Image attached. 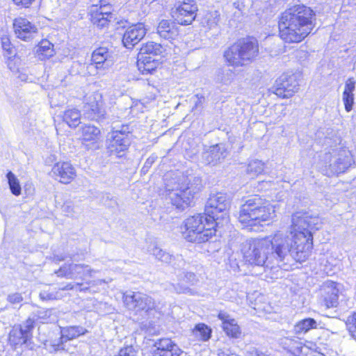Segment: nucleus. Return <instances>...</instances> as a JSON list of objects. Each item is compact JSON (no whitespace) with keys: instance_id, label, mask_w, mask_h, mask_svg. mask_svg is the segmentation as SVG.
Wrapping results in <instances>:
<instances>
[{"instance_id":"obj_1","label":"nucleus","mask_w":356,"mask_h":356,"mask_svg":"<svg viewBox=\"0 0 356 356\" xmlns=\"http://www.w3.org/2000/svg\"><path fill=\"white\" fill-rule=\"evenodd\" d=\"M315 13L303 4H296L288 8L279 20L280 38L286 42H300L314 28Z\"/></svg>"},{"instance_id":"obj_2","label":"nucleus","mask_w":356,"mask_h":356,"mask_svg":"<svg viewBox=\"0 0 356 356\" xmlns=\"http://www.w3.org/2000/svg\"><path fill=\"white\" fill-rule=\"evenodd\" d=\"M306 236L299 234L296 237L293 234L277 232L266 238L270 243L274 265L281 266L295 261H305L311 252V243Z\"/></svg>"},{"instance_id":"obj_3","label":"nucleus","mask_w":356,"mask_h":356,"mask_svg":"<svg viewBox=\"0 0 356 356\" xmlns=\"http://www.w3.org/2000/svg\"><path fill=\"white\" fill-rule=\"evenodd\" d=\"M199 177L186 176L177 172H169L165 176L166 200L177 209L184 210L188 207L196 193L202 188Z\"/></svg>"},{"instance_id":"obj_4","label":"nucleus","mask_w":356,"mask_h":356,"mask_svg":"<svg viewBox=\"0 0 356 356\" xmlns=\"http://www.w3.org/2000/svg\"><path fill=\"white\" fill-rule=\"evenodd\" d=\"M220 225V222H215L213 216L197 214L186 219L181 232L184 238L189 242L205 243L215 234V227Z\"/></svg>"},{"instance_id":"obj_5","label":"nucleus","mask_w":356,"mask_h":356,"mask_svg":"<svg viewBox=\"0 0 356 356\" xmlns=\"http://www.w3.org/2000/svg\"><path fill=\"white\" fill-rule=\"evenodd\" d=\"M275 216V208L270 204H262V199L254 195L242 205L239 222L245 226H253L273 219Z\"/></svg>"},{"instance_id":"obj_6","label":"nucleus","mask_w":356,"mask_h":356,"mask_svg":"<svg viewBox=\"0 0 356 356\" xmlns=\"http://www.w3.org/2000/svg\"><path fill=\"white\" fill-rule=\"evenodd\" d=\"M244 259L252 266L272 269L275 267L273 256L268 238H250L247 240L242 249Z\"/></svg>"},{"instance_id":"obj_7","label":"nucleus","mask_w":356,"mask_h":356,"mask_svg":"<svg viewBox=\"0 0 356 356\" xmlns=\"http://www.w3.org/2000/svg\"><path fill=\"white\" fill-rule=\"evenodd\" d=\"M259 45L256 40H243L229 47L224 56L229 65L245 66L252 63L258 56Z\"/></svg>"},{"instance_id":"obj_8","label":"nucleus","mask_w":356,"mask_h":356,"mask_svg":"<svg viewBox=\"0 0 356 356\" xmlns=\"http://www.w3.org/2000/svg\"><path fill=\"white\" fill-rule=\"evenodd\" d=\"M325 160H329V165L325 169V175L329 177L345 172L353 162L350 152L341 147L332 149V152L325 154Z\"/></svg>"},{"instance_id":"obj_9","label":"nucleus","mask_w":356,"mask_h":356,"mask_svg":"<svg viewBox=\"0 0 356 356\" xmlns=\"http://www.w3.org/2000/svg\"><path fill=\"white\" fill-rule=\"evenodd\" d=\"M229 205L230 197L227 194L223 193L211 194L206 204L205 215L209 217L213 216L215 222H220L222 226L224 222H228L226 211Z\"/></svg>"},{"instance_id":"obj_10","label":"nucleus","mask_w":356,"mask_h":356,"mask_svg":"<svg viewBox=\"0 0 356 356\" xmlns=\"http://www.w3.org/2000/svg\"><path fill=\"white\" fill-rule=\"evenodd\" d=\"M292 228L290 233L296 237L301 234L305 236L306 239L311 243V248L313 247V236L312 230L317 229L315 226L318 221V218L312 216L309 212L298 211L292 216Z\"/></svg>"},{"instance_id":"obj_11","label":"nucleus","mask_w":356,"mask_h":356,"mask_svg":"<svg viewBox=\"0 0 356 356\" xmlns=\"http://www.w3.org/2000/svg\"><path fill=\"white\" fill-rule=\"evenodd\" d=\"M128 125H122L120 128L113 127L111 136L107 139V149L111 155L122 157L130 145Z\"/></svg>"},{"instance_id":"obj_12","label":"nucleus","mask_w":356,"mask_h":356,"mask_svg":"<svg viewBox=\"0 0 356 356\" xmlns=\"http://www.w3.org/2000/svg\"><path fill=\"white\" fill-rule=\"evenodd\" d=\"M124 307L135 314H147L155 309L154 300L148 295L134 291H128L123 294Z\"/></svg>"},{"instance_id":"obj_13","label":"nucleus","mask_w":356,"mask_h":356,"mask_svg":"<svg viewBox=\"0 0 356 356\" xmlns=\"http://www.w3.org/2000/svg\"><path fill=\"white\" fill-rule=\"evenodd\" d=\"M112 51L107 47H100L92 54L91 63L87 66L88 72L92 76L104 75L111 65Z\"/></svg>"},{"instance_id":"obj_14","label":"nucleus","mask_w":356,"mask_h":356,"mask_svg":"<svg viewBox=\"0 0 356 356\" xmlns=\"http://www.w3.org/2000/svg\"><path fill=\"white\" fill-rule=\"evenodd\" d=\"M197 10L195 0L179 1L172 10V16L179 24L187 26L195 19Z\"/></svg>"},{"instance_id":"obj_15","label":"nucleus","mask_w":356,"mask_h":356,"mask_svg":"<svg viewBox=\"0 0 356 356\" xmlns=\"http://www.w3.org/2000/svg\"><path fill=\"white\" fill-rule=\"evenodd\" d=\"M35 321L29 318L19 325H15L9 333L8 341L15 350L26 345L32 338Z\"/></svg>"},{"instance_id":"obj_16","label":"nucleus","mask_w":356,"mask_h":356,"mask_svg":"<svg viewBox=\"0 0 356 356\" xmlns=\"http://www.w3.org/2000/svg\"><path fill=\"white\" fill-rule=\"evenodd\" d=\"M299 89L297 76L293 74L284 73L275 81L272 91L278 97L289 98Z\"/></svg>"},{"instance_id":"obj_17","label":"nucleus","mask_w":356,"mask_h":356,"mask_svg":"<svg viewBox=\"0 0 356 356\" xmlns=\"http://www.w3.org/2000/svg\"><path fill=\"white\" fill-rule=\"evenodd\" d=\"M341 284L327 280L324 282L322 288L321 307L327 310L336 308L339 305V296L341 291Z\"/></svg>"},{"instance_id":"obj_18","label":"nucleus","mask_w":356,"mask_h":356,"mask_svg":"<svg viewBox=\"0 0 356 356\" xmlns=\"http://www.w3.org/2000/svg\"><path fill=\"white\" fill-rule=\"evenodd\" d=\"M86 101L83 106V115L86 118L92 120H98L104 117L105 110L100 94H92L86 99Z\"/></svg>"},{"instance_id":"obj_19","label":"nucleus","mask_w":356,"mask_h":356,"mask_svg":"<svg viewBox=\"0 0 356 356\" xmlns=\"http://www.w3.org/2000/svg\"><path fill=\"white\" fill-rule=\"evenodd\" d=\"M92 272H95V270L88 265L70 264L63 265L55 273L58 277L84 280L86 276L91 277Z\"/></svg>"},{"instance_id":"obj_20","label":"nucleus","mask_w":356,"mask_h":356,"mask_svg":"<svg viewBox=\"0 0 356 356\" xmlns=\"http://www.w3.org/2000/svg\"><path fill=\"white\" fill-rule=\"evenodd\" d=\"M13 26L16 37L25 41L33 39L38 31L34 24L22 17L15 18Z\"/></svg>"},{"instance_id":"obj_21","label":"nucleus","mask_w":356,"mask_h":356,"mask_svg":"<svg viewBox=\"0 0 356 356\" xmlns=\"http://www.w3.org/2000/svg\"><path fill=\"white\" fill-rule=\"evenodd\" d=\"M82 144L88 150H96L100 147L101 131L91 124H85L81 127Z\"/></svg>"},{"instance_id":"obj_22","label":"nucleus","mask_w":356,"mask_h":356,"mask_svg":"<svg viewBox=\"0 0 356 356\" xmlns=\"http://www.w3.org/2000/svg\"><path fill=\"white\" fill-rule=\"evenodd\" d=\"M147 29L143 23H137L127 27L123 34L122 43L127 49H132L145 35Z\"/></svg>"},{"instance_id":"obj_23","label":"nucleus","mask_w":356,"mask_h":356,"mask_svg":"<svg viewBox=\"0 0 356 356\" xmlns=\"http://www.w3.org/2000/svg\"><path fill=\"white\" fill-rule=\"evenodd\" d=\"M228 155L224 144L220 143L209 147L202 153V159L207 164L216 165L221 163Z\"/></svg>"},{"instance_id":"obj_24","label":"nucleus","mask_w":356,"mask_h":356,"mask_svg":"<svg viewBox=\"0 0 356 356\" xmlns=\"http://www.w3.org/2000/svg\"><path fill=\"white\" fill-rule=\"evenodd\" d=\"M51 172L56 179L63 184L70 183L76 177V170L69 162L56 163L53 166Z\"/></svg>"},{"instance_id":"obj_25","label":"nucleus","mask_w":356,"mask_h":356,"mask_svg":"<svg viewBox=\"0 0 356 356\" xmlns=\"http://www.w3.org/2000/svg\"><path fill=\"white\" fill-rule=\"evenodd\" d=\"M280 343L284 349L295 356H308L309 353H312V350L304 345L298 337H286L281 339Z\"/></svg>"},{"instance_id":"obj_26","label":"nucleus","mask_w":356,"mask_h":356,"mask_svg":"<svg viewBox=\"0 0 356 356\" xmlns=\"http://www.w3.org/2000/svg\"><path fill=\"white\" fill-rule=\"evenodd\" d=\"M218 317L222 321V329L227 336L235 339L240 337L241 334V329L234 318H232L229 314L224 311H220Z\"/></svg>"},{"instance_id":"obj_27","label":"nucleus","mask_w":356,"mask_h":356,"mask_svg":"<svg viewBox=\"0 0 356 356\" xmlns=\"http://www.w3.org/2000/svg\"><path fill=\"white\" fill-rule=\"evenodd\" d=\"M157 33L165 40H174L179 35V28L175 22L163 19L157 26Z\"/></svg>"},{"instance_id":"obj_28","label":"nucleus","mask_w":356,"mask_h":356,"mask_svg":"<svg viewBox=\"0 0 356 356\" xmlns=\"http://www.w3.org/2000/svg\"><path fill=\"white\" fill-rule=\"evenodd\" d=\"M87 332L88 330L81 326H70L64 327L61 330V343H63L64 341H67L68 340L75 339L81 335H83ZM57 349H64L63 344H58Z\"/></svg>"},{"instance_id":"obj_29","label":"nucleus","mask_w":356,"mask_h":356,"mask_svg":"<svg viewBox=\"0 0 356 356\" xmlns=\"http://www.w3.org/2000/svg\"><path fill=\"white\" fill-rule=\"evenodd\" d=\"M95 9L96 11L92 10L91 13L90 20L92 23L99 28L106 26L112 18L111 13L99 11L97 8H95Z\"/></svg>"},{"instance_id":"obj_30","label":"nucleus","mask_w":356,"mask_h":356,"mask_svg":"<svg viewBox=\"0 0 356 356\" xmlns=\"http://www.w3.org/2000/svg\"><path fill=\"white\" fill-rule=\"evenodd\" d=\"M63 120L70 127L75 128L81 123V113L76 108H68L63 112Z\"/></svg>"},{"instance_id":"obj_31","label":"nucleus","mask_w":356,"mask_h":356,"mask_svg":"<svg viewBox=\"0 0 356 356\" xmlns=\"http://www.w3.org/2000/svg\"><path fill=\"white\" fill-rule=\"evenodd\" d=\"M317 327L318 323L314 318H307L298 322L294 326L293 331L296 334H302Z\"/></svg>"},{"instance_id":"obj_32","label":"nucleus","mask_w":356,"mask_h":356,"mask_svg":"<svg viewBox=\"0 0 356 356\" xmlns=\"http://www.w3.org/2000/svg\"><path fill=\"white\" fill-rule=\"evenodd\" d=\"M36 54L40 60L47 59L54 54V45L49 40H42L37 48Z\"/></svg>"},{"instance_id":"obj_33","label":"nucleus","mask_w":356,"mask_h":356,"mask_svg":"<svg viewBox=\"0 0 356 356\" xmlns=\"http://www.w3.org/2000/svg\"><path fill=\"white\" fill-rule=\"evenodd\" d=\"M164 51L165 48L161 44L154 42H148L141 47L139 53L155 56L161 55Z\"/></svg>"},{"instance_id":"obj_34","label":"nucleus","mask_w":356,"mask_h":356,"mask_svg":"<svg viewBox=\"0 0 356 356\" xmlns=\"http://www.w3.org/2000/svg\"><path fill=\"white\" fill-rule=\"evenodd\" d=\"M264 170V163L255 159L251 161L246 168V172L250 178L253 179L261 174Z\"/></svg>"},{"instance_id":"obj_35","label":"nucleus","mask_w":356,"mask_h":356,"mask_svg":"<svg viewBox=\"0 0 356 356\" xmlns=\"http://www.w3.org/2000/svg\"><path fill=\"white\" fill-rule=\"evenodd\" d=\"M193 334L203 341H208L211 335V329L204 323L197 324L193 330Z\"/></svg>"},{"instance_id":"obj_36","label":"nucleus","mask_w":356,"mask_h":356,"mask_svg":"<svg viewBox=\"0 0 356 356\" xmlns=\"http://www.w3.org/2000/svg\"><path fill=\"white\" fill-rule=\"evenodd\" d=\"M219 19L220 15L218 11L208 12L204 15L202 20V24L204 26H207L211 29L218 24Z\"/></svg>"},{"instance_id":"obj_37","label":"nucleus","mask_w":356,"mask_h":356,"mask_svg":"<svg viewBox=\"0 0 356 356\" xmlns=\"http://www.w3.org/2000/svg\"><path fill=\"white\" fill-rule=\"evenodd\" d=\"M154 346L156 347L155 351H168L174 349L175 347H179L168 338L159 339L155 342Z\"/></svg>"},{"instance_id":"obj_38","label":"nucleus","mask_w":356,"mask_h":356,"mask_svg":"<svg viewBox=\"0 0 356 356\" xmlns=\"http://www.w3.org/2000/svg\"><path fill=\"white\" fill-rule=\"evenodd\" d=\"M149 252L157 259L158 260L168 264L170 263L172 259V256L161 248L154 246Z\"/></svg>"},{"instance_id":"obj_39","label":"nucleus","mask_w":356,"mask_h":356,"mask_svg":"<svg viewBox=\"0 0 356 356\" xmlns=\"http://www.w3.org/2000/svg\"><path fill=\"white\" fill-rule=\"evenodd\" d=\"M7 178L12 193L15 195H19L21 193V186L18 179L12 172L7 174Z\"/></svg>"},{"instance_id":"obj_40","label":"nucleus","mask_w":356,"mask_h":356,"mask_svg":"<svg viewBox=\"0 0 356 356\" xmlns=\"http://www.w3.org/2000/svg\"><path fill=\"white\" fill-rule=\"evenodd\" d=\"M143 61H137V67L140 72L143 74L152 73L156 70L158 63H143Z\"/></svg>"},{"instance_id":"obj_41","label":"nucleus","mask_w":356,"mask_h":356,"mask_svg":"<svg viewBox=\"0 0 356 356\" xmlns=\"http://www.w3.org/2000/svg\"><path fill=\"white\" fill-rule=\"evenodd\" d=\"M39 296L42 300H54L61 298V295L58 291H49L47 290L41 291Z\"/></svg>"},{"instance_id":"obj_42","label":"nucleus","mask_w":356,"mask_h":356,"mask_svg":"<svg viewBox=\"0 0 356 356\" xmlns=\"http://www.w3.org/2000/svg\"><path fill=\"white\" fill-rule=\"evenodd\" d=\"M347 326L351 336L356 340V313L348 316Z\"/></svg>"},{"instance_id":"obj_43","label":"nucleus","mask_w":356,"mask_h":356,"mask_svg":"<svg viewBox=\"0 0 356 356\" xmlns=\"http://www.w3.org/2000/svg\"><path fill=\"white\" fill-rule=\"evenodd\" d=\"M342 99L347 112H350L353 109L354 104V95L343 94Z\"/></svg>"},{"instance_id":"obj_44","label":"nucleus","mask_w":356,"mask_h":356,"mask_svg":"<svg viewBox=\"0 0 356 356\" xmlns=\"http://www.w3.org/2000/svg\"><path fill=\"white\" fill-rule=\"evenodd\" d=\"M181 353L179 347H175L174 349L168 351H155L154 356H180Z\"/></svg>"},{"instance_id":"obj_45","label":"nucleus","mask_w":356,"mask_h":356,"mask_svg":"<svg viewBox=\"0 0 356 356\" xmlns=\"http://www.w3.org/2000/svg\"><path fill=\"white\" fill-rule=\"evenodd\" d=\"M180 276L184 282L191 285H193L197 282L196 275L191 272H184Z\"/></svg>"},{"instance_id":"obj_46","label":"nucleus","mask_w":356,"mask_h":356,"mask_svg":"<svg viewBox=\"0 0 356 356\" xmlns=\"http://www.w3.org/2000/svg\"><path fill=\"white\" fill-rule=\"evenodd\" d=\"M355 88V81L353 78H349L346 83H345V88L343 94H350V95H354L353 91Z\"/></svg>"},{"instance_id":"obj_47","label":"nucleus","mask_w":356,"mask_h":356,"mask_svg":"<svg viewBox=\"0 0 356 356\" xmlns=\"http://www.w3.org/2000/svg\"><path fill=\"white\" fill-rule=\"evenodd\" d=\"M82 285H83L82 283H79V282L69 283L64 287L60 288V289L62 291L76 289L79 291H86L88 289V287L82 288L81 287Z\"/></svg>"},{"instance_id":"obj_48","label":"nucleus","mask_w":356,"mask_h":356,"mask_svg":"<svg viewBox=\"0 0 356 356\" xmlns=\"http://www.w3.org/2000/svg\"><path fill=\"white\" fill-rule=\"evenodd\" d=\"M117 356H136V351L133 346H127L121 348Z\"/></svg>"},{"instance_id":"obj_49","label":"nucleus","mask_w":356,"mask_h":356,"mask_svg":"<svg viewBox=\"0 0 356 356\" xmlns=\"http://www.w3.org/2000/svg\"><path fill=\"white\" fill-rule=\"evenodd\" d=\"M63 211L66 213L67 216H73L74 211V206L71 202H66L63 206Z\"/></svg>"},{"instance_id":"obj_50","label":"nucleus","mask_w":356,"mask_h":356,"mask_svg":"<svg viewBox=\"0 0 356 356\" xmlns=\"http://www.w3.org/2000/svg\"><path fill=\"white\" fill-rule=\"evenodd\" d=\"M7 300L11 304H19L23 300V298L20 293H15L10 294L8 296Z\"/></svg>"},{"instance_id":"obj_51","label":"nucleus","mask_w":356,"mask_h":356,"mask_svg":"<svg viewBox=\"0 0 356 356\" xmlns=\"http://www.w3.org/2000/svg\"><path fill=\"white\" fill-rule=\"evenodd\" d=\"M35 0H13V3L20 8H29Z\"/></svg>"},{"instance_id":"obj_52","label":"nucleus","mask_w":356,"mask_h":356,"mask_svg":"<svg viewBox=\"0 0 356 356\" xmlns=\"http://www.w3.org/2000/svg\"><path fill=\"white\" fill-rule=\"evenodd\" d=\"M143 63H158L157 60L154 58L153 56L150 55H145L142 54H138V60L137 61H143Z\"/></svg>"},{"instance_id":"obj_53","label":"nucleus","mask_w":356,"mask_h":356,"mask_svg":"<svg viewBox=\"0 0 356 356\" xmlns=\"http://www.w3.org/2000/svg\"><path fill=\"white\" fill-rule=\"evenodd\" d=\"M1 45L3 50L8 51L9 54H11L10 42L9 38H2Z\"/></svg>"},{"instance_id":"obj_54","label":"nucleus","mask_w":356,"mask_h":356,"mask_svg":"<svg viewBox=\"0 0 356 356\" xmlns=\"http://www.w3.org/2000/svg\"><path fill=\"white\" fill-rule=\"evenodd\" d=\"M250 356H267L262 352L259 351L256 348H252L248 352Z\"/></svg>"},{"instance_id":"obj_55","label":"nucleus","mask_w":356,"mask_h":356,"mask_svg":"<svg viewBox=\"0 0 356 356\" xmlns=\"http://www.w3.org/2000/svg\"><path fill=\"white\" fill-rule=\"evenodd\" d=\"M308 356H325V355L321 353H318V352L312 350V353H309Z\"/></svg>"},{"instance_id":"obj_56","label":"nucleus","mask_w":356,"mask_h":356,"mask_svg":"<svg viewBox=\"0 0 356 356\" xmlns=\"http://www.w3.org/2000/svg\"><path fill=\"white\" fill-rule=\"evenodd\" d=\"M196 97L197 98L198 101L195 103V106H197L198 104L202 103V101L204 100V97H202V96L199 97V95H197Z\"/></svg>"},{"instance_id":"obj_57","label":"nucleus","mask_w":356,"mask_h":356,"mask_svg":"<svg viewBox=\"0 0 356 356\" xmlns=\"http://www.w3.org/2000/svg\"><path fill=\"white\" fill-rule=\"evenodd\" d=\"M54 259L56 261H60L65 260V257L57 255V256L54 257Z\"/></svg>"},{"instance_id":"obj_58","label":"nucleus","mask_w":356,"mask_h":356,"mask_svg":"<svg viewBox=\"0 0 356 356\" xmlns=\"http://www.w3.org/2000/svg\"><path fill=\"white\" fill-rule=\"evenodd\" d=\"M190 291H191V289H188V287H186V288L183 289L182 292H183V293H188V292H189Z\"/></svg>"}]
</instances>
